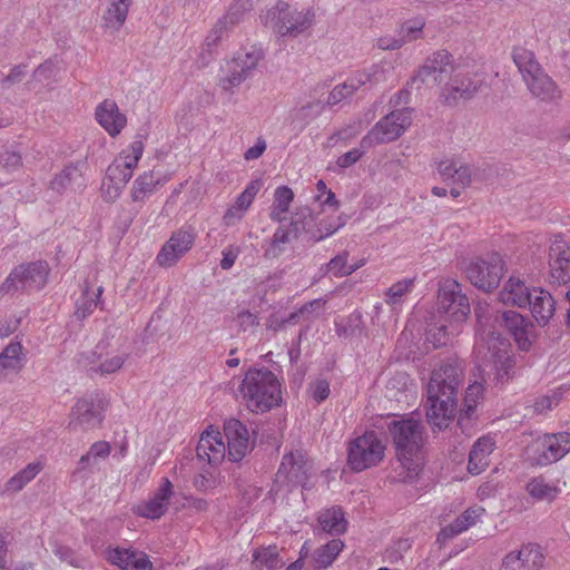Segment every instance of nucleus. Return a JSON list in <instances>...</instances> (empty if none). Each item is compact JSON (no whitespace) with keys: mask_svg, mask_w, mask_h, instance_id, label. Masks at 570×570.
<instances>
[{"mask_svg":"<svg viewBox=\"0 0 570 570\" xmlns=\"http://www.w3.org/2000/svg\"><path fill=\"white\" fill-rule=\"evenodd\" d=\"M464 376V362L448 358L433 370L428 384V422L443 430L448 428L456 413L458 392Z\"/></svg>","mask_w":570,"mask_h":570,"instance_id":"nucleus-1","label":"nucleus"},{"mask_svg":"<svg viewBox=\"0 0 570 570\" xmlns=\"http://www.w3.org/2000/svg\"><path fill=\"white\" fill-rule=\"evenodd\" d=\"M243 400L252 412H266L282 400L281 384L267 368H249L239 386Z\"/></svg>","mask_w":570,"mask_h":570,"instance_id":"nucleus-2","label":"nucleus"},{"mask_svg":"<svg viewBox=\"0 0 570 570\" xmlns=\"http://www.w3.org/2000/svg\"><path fill=\"white\" fill-rule=\"evenodd\" d=\"M387 431L395 446L396 455L404 469L410 473L420 470L419 454L424 445V426L413 419L392 420Z\"/></svg>","mask_w":570,"mask_h":570,"instance_id":"nucleus-3","label":"nucleus"},{"mask_svg":"<svg viewBox=\"0 0 570 570\" xmlns=\"http://www.w3.org/2000/svg\"><path fill=\"white\" fill-rule=\"evenodd\" d=\"M454 58L448 50H438L429 56L417 68L415 73L406 83V88L397 94V101L406 98L410 90H420L422 87H435L449 80L451 72L454 71Z\"/></svg>","mask_w":570,"mask_h":570,"instance_id":"nucleus-4","label":"nucleus"},{"mask_svg":"<svg viewBox=\"0 0 570 570\" xmlns=\"http://www.w3.org/2000/svg\"><path fill=\"white\" fill-rule=\"evenodd\" d=\"M265 26L281 37H297L309 29L315 19L312 9L297 10L291 4L279 1L261 16Z\"/></svg>","mask_w":570,"mask_h":570,"instance_id":"nucleus-5","label":"nucleus"},{"mask_svg":"<svg viewBox=\"0 0 570 570\" xmlns=\"http://www.w3.org/2000/svg\"><path fill=\"white\" fill-rule=\"evenodd\" d=\"M50 266L39 259L16 266L0 285V296L17 292H38L48 283Z\"/></svg>","mask_w":570,"mask_h":570,"instance_id":"nucleus-6","label":"nucleus"},{"mask_svg":"<svg viewBox=\"0 0 570 570\" xmlns=\"http://www.w3.org/2000/svg\"><path fill=\"white\" fill-rule=\"evenodd\" d=\"M385 445L375 431H366L348 444L347 465L353 472H362L382 462Z\"/></svg>","mask_w":570,"mask_h":570,"instance_id":"nucleus-7","label":"nucleus"},{"mask_svg":"<svg viewBox=\"0 0 570 570\" xmlns=\"http://www.w3.org/2000/svg\"><path fill=\"white\" fill-rule=\"evenodd\" d=\"M412 124V109L393 110L383 117L361 140L363 148L396 140Z\"/></svg>","mask_w":570,"mask_h":570,"instance_id":"nucleus-8","label":"nucleus"},{"mask_svg":"<svg viewBox=\"0 0 570 570\" xmlns=\"http://www.w3.org/2000/svg\"><path fill=\"white\" fill-rule=\"evenodd\" d=\"M504 273V262L500 254L492 253L487 258L471 261L465 274L468 279L476 288L491 292L497 288Z\"/></svg>","mask_w":570,"mask_h":570,"instance_id":"nucleus-9","label":"nucleus"},{"mask_svg":"<svg viewBox=\"0 0 570 570\" xmlns=\"http://www.w3.org/2000/svg\"><path fill=\"white\" fill-rule=\"evenodd\" d=\"M439 312L445 315V321L462 324L470 315L469 298L462 292V286L454 279H445L439 288Z\"/></svg>","mask_w":570,"mask_h":570,"instance_id":"nucleus-10","label":"nucleus"},{"mask_svg":"<svg viewBox=\"0 0 570 570\" xmlns=\"http://www.w3.org/2000/svg\"><path fill=\"white\" fill-rule=\"evenodd\" d=\"M491 360L487 366L488 380L494 385H505L514 375L515 362L510 354V344L500 337H492L489 343ZM485 372V370H483Z\"/></svg>","mask_w":570,"mask_h":570,"instance_id":"nucleus-11","label":"nucleus"},{"mask_svg":"<svg viewBox=\"0 0 570 570\" xmlns=\"http://www.w3.org/2000/svg\"><path fill=\"white\" fill-rule=\"evenodd\" d=\"M482 80L475 75L464 72L454 66L449 80L441 88V99L448 106H455L461 100H470L480 90Z\"/></svg>","mask_w":570,"mask_h":570,"instance_id":"nucleus-12","label":"nucleus"},{"mask_svg":"<svg viewBox=\"0 0 570 570\" xmlns=\"http://www.w3.org/2000/svg\"><path fill=\"white\" fill-rule=\"evenodd\" d=\"M533 460L538 465L559 461L570 452V432H559L539 436L531 445Z\"/></svg>","mask_w":570,"mask_h":570,"instance_id":"nucleus-13","label":"nucleus"},{"mask_svg":"<svg viewBox=\"0 0 570 570\" xmlns=\"http://www.w3.org/2000/svg\"><path fill=\"white\" fill-rule=\"evenodd\" d=\"M309 469L311 465L305 452L302 450L291 451L282 459L276 481L286 484L289 489L305 487Z\"/></svg>","mask_w":570,"mask_h":570,"instance_id":"nucleus-14","label":"nucleus"},{"mask_svg":"<svg viewBox=\"0 0 570 570\" xmlns=\"http://www.w3.org/2000/svg\"><path fill=\"white\" fill-rule=\"evenodd\" d=\"M196 237L197 232L191 225L174 232L157 255L158 264L167 267L176 264L193 247Z\"/></svg>","mask_w":570,"mask_h":570,"instance_id":"nucleus-15","label":"nucleus"},{"mask_svg":"<svg viewBox=\"0 0 570 570\" xmlns=\"http://www.w3.org/2000/svg\"><path fill=\"white\" fill-rule=\"evenodd\" d=\"M104 406L101 400L94 396H85L76 402L70 413L69 428L89 430L102 422Z\"/></svg>","mask_w":570,"mask_h":570,"instance_id":"nucleus-16","label":"nucleus"},{"mask_svg":"<svg viewBox=\"0 0 570 570\" xmlns=\"http://www.w3.org/2000/svg\"><path fill=\"white\" fill-rule=\"evenodd\" d=\"M134 168L122 157L115 159L108 166L101 184V193L106 200L114 202L120 196L124 187L132 177Z\"/></svg>","mask_w":570,"mask_h":570,"instance_id":"nucleus-17","label":"nucleus"},{"mask_svg":"<svg viewBox=\"0 0 570 570\" xmlns=\"http://www.w3.org/2000/svg\"><path fill=\"white\" fill-rule=\"evenodd\" d=\"M544 560L541 548L538 544L528 543L517 551L509 552L502 559L500 570H541Z\"/></svg>","mask_w":570,"mask_h":570,"instance_id":"nucleus-18","label":"nucleus"},{"mask_svg":"<svg viewBox=\"0 0 570 570\" xmlns=\"http://www.w3.org/2000/svg\"><path fill=\"white\" fill-rule=\"evenodd\" d=\"M224 434L227 440L228 458L232 462H239L252 448L249 432L239 420L229 419L224 423Z\"/></svg>","mask_w":570,"mask_h":570,"instance_id":"nucleus-19","label":"nucleus"},{"mask_svg":"<svg viewBox=\"0 0 570 570\" xmlns=\"http://www.w3.org/2000/svg\"><path fill=\"white\" fill-rule=\"evenodd\" d=\"M495 321L513 336L520 350L530 348L533 324L528 317L515 311H504Z\"/></svg>","mask_w":570,"mask_h":570,"instance_id":"nucleus-20","label":"nucleus"},{"mask_svg":"<svg viewBox=\"0 0 570 570\" xmlns=\"http://www.w3.org/2000/svg\"><path fill=\"white\" fill-rule=\"evenodd\" d=\"M106 559L121 570H153L154 568L145 552L131 549L119 547L107 549Z\"/></svg>","mask_w":570,"mask_h":570,"instance_id":"nucleus-21","label":"nucleus"},{"mask_svg":"<svg viewBox=\"0 0 570 570\" xmlns=\"http://www.w3.org/2000/svg\"><path fill=\"white\" fill-rule=\"evenodd\" d=\"M95 117L111 137L119 135L127 124L126 116L119 111L117 104L110 99H105L97 106Z\"/></svg>","mask_w":570,"mask_h":570,"instance_id":"nucleus-22","label":"nucleus"},{"mask_svg":"<svg viewBox=\"0 0 570 570\" xmlns=\"http://www.w3.org/2000/svg\"><path fill=\"white\" fill-rule=\"evenodd\" d=\"M171 494L173 484L165 478L154 497L138 505L137 513L147 519H159L166 513Z\"/></svg>","mask_w":570,"mask_h":570,"instance_id":"nucleus-23","label":"nucleus"},{"mask_svg":"<svg viewBox=\"0 0 570 570\" xmlns=\"http://www.w3.org/2000/svg\"><path fill=\"white\" fill-rule=\"evenodd\" d=\"M197 458L208 464H218L225 456L226 446L220 433L206 431L202 434L196 448Z\"/></svg>","mask_w":570,"mask_h":570,"instance_id":"nucleus-24","label":"nucleus"},{"mask_svg":"<svg viewBox=\"0 0 570 570\" xmlns=\"http://www.w3.org/2000/svg\"><path fill=\"white\" fill-rule=\"evenodd\" d=\"M534 288H530L519 277L511 276L499 293L500 301L505 305L527 307Z\"/></svg>","mask_w":570,"mask_h":570,"instance_id":"nucleus-25","label":"nucleus"},{"mask_svg":"<svg viewBox=\"0 0 570 570\" xmlns=\"http://www.w3.org/2000/svg\"><path fill=\"white\" fill-rule=\"evenodd\" d=\"M531 95L544 102L561 98V91L553 79L544 70L524 81Z\"/></svg>","mask_w":570,"mask_h":570,"instance_id":"nucleus-26","label":"nucleus"},{"mask_svg":"<svg viewBox=\"0 0 570 570\" xmlns=\"http://www.w3.org/2000/svg\"><path fill=\"white\" fill-rule=\"evenodd\" d=\"M528 306L538 325L546 326L556 312V301L552 295L542 288H534Z\"/></svg>","mask_w":570,"mask_h":570,"instance_id":"nucleus-27","label":"nucleus"},{"mask_svg":"<svg viewBox=\"0 0 570 570\" xmlns=\"http://www.w3.org/2000/svg\"><path fill=\"white\" fill-rule=\"evenodd\" d=\"M85 161L71 163L67 165L59 174L51 180V188L57 193H63L75 186L80 187L83 185V169Z\"/></svg>","mask_w":570,"mask_h":570,"instance_id":"nucleus-28","label":"nucleus"},{"mask_svg":"<svg viewBox=\"0 0 570 570\" xmlns=\"http://www.w3.org/2000/svg\"><path fill=\"white\" fill-rule=\"evenodd\" d=\"M83 357V364L89 366V370L94 373H99L101 375L112 374L119 371L125 361L128 357V353L122 352L120 354H116L110 357H106L104 361L98 363V360L101 357V352L98 351L90 352L89 355Z\"/></svg>","mask_w":570,"mask_h":570,"instance_id":"nucleus-29","label":"nucleus"},{"mask_svg":"<svg viewBox=\"0 0 570 570\" xmlns=\"http://www.w3.org/2000/svg\"><path fill=\"white\" fill-rule=\"evenodd\" d=\"M131 0H112L102 14V26L111 31H119L124 26Z\"/></svg>","mask_w":570,"mask_h":570,"instance_id":"nucleus-30","label":"nucleus"},{"mask_svg":"<svg viewBox=\"0 0 570 570\" xmlns=\"http://www.w3.org/2000/svg\"><path fill=\"white\" fill-rule=\"evenodd\" d=\"M315 218L312 210L308 207L297 208L292 215L289 227L293 233V238H298L303 234L308 240H312V233L315 232L314 224Z\"/></svg>","mask_w":570,"mask_h":570,"instance_id":"nucleus-31","label":"nucleus"},{"mask_svg":"<svg viewBox=\"0 0 570 570\" xmlns=\"http://www.w3.org/2000/svg\"><path fill=\"white\" fill-rule=\"evenodd\" d=\"M512 58L524 81L543 70L534 53L525 48H513Z\"/></svg>","mask_w":570,"mask_h":570,"instance_id":"nucleus-32","label":"nucleus"},{"mask_svg":"<svg viewBox=\"0 0 570 570\" xmlns=\"http://www.w3.org/2000/svg\"><path fill=\"white\" fill-rule=\"evenodd\" d=\"M318 523L328 534H342L346 531V520L340 507H333L320 513Z\"/></svg>","mask_w":570,"mask_h":570,"instance_id":"nucleus-33","label":"nucleus"},{"mask_svg":"<svg viewBox=\"0 0 570 570\" xmlns=\"http://www.w3.org/2000/svg\"><path fill=\"white\" fill-rule=\"evenodd\" d=\"M40 462L29 463L26 468L11 476L3 487L4 493H17L31 482L42 470Z\"/></svg>","mask_w":570,"mask_h":570,"instance_id":"nucleus-34","label":"nucleus"},{"mask_svg":"<svg viewBox=\"0 0 570 570\" xmlns=\"http://www.w3.org/2000/svg\"><path fill=\"white\" fill-rule=\"evenodd\" d=\"M294 200V191L287 186H279L274 191V200L271 207L269 218L275 223L284 220V214L288 212Z\"/></svg>","mask_w":570,"mask_h":570,"instance_id":"nucleus-35","label":"nucleus"},{"mask_svg":"<svg viewBox=\"0 0 570 570\" xmlns=\"http://www.w3.org/2000/svg\"><path fill=\"white\" fill-rule=\"evenodd\" d=\"M346 224V217L342 215L327 216L322 219L315 218L314 229L312 233V242L318 243L335 234Z\"/></svg>","mask_w":570,"mask_h":570,"instance_id":"nucleus-36","label":"nucleus"},{"mask_svg":"<svg viewBox=\"0 0 570 570\" xmlns=\"http://www.w3.org/2000/svg\"><path fill=\"white\" fill-rule=\"evenodd\" d=\"M23 367L22 345L20 342H11L0 353V373L18 372Z\"/></svg>","mask_w":570,"mask_h":570,"instance_id":"nucleus-37","label":"nucleus"},{"mask_svg":"<svg viewBox=\"0 0 570 570\" xmlns=\"http://www.w3.org/2000/svg\"><path fill=\"white\" fill-rule=\"evenodd\" d=\"M356 80H360V88L370 83L376 86L385 83L393 76V69L386 65H373L368 69L357 71L355 75Z\"/></svg>","mask_w":570,"mask_h":570,"instance_id":"nucleus-38","label":"nucleus"},{"mask_svg":"<svg viewBox=\"0 0 570 570\" xmlns=\"http://www.w3.org/2000/svg\"><path fill=\"white\" fill-rule=\"evenodd\" d=\"M449 324L441 323L430 325L426 330V341L433 345V347H441L449 343L451 336H454L459 333L460 324H455L451 321H448Z\"/></svg>","mask_w":570,"mask_h":570,"instance_id":"nucleus-39","label":"nucleus"},{"mask_svg":"<svg viewBox=\"0 0 570 570\" xmlns=\"http://www.w3.org/2000/svg\"><path fill=\"white\" fill-rule=\"evenodd\" d=\"M344 543L340 539H333L326 544L315 550L313 554V564L316 569H325L330 567L338 553L342 551Z\"/></svg>","mask_w":570,"mask_h":570,"instance_id":"nucleus-40","label":"nucleus"},{"mask_svg":"<svg viewBox=\"0 0 570 570\" xmlns=\"http://www.w3.org/2000/svg\"><path fill=\"white\" fill-rule=\"evenodd\" d=\"M527 491L531 498L548 502H552L560 493V489L549 483L543 476L531 479L527 484Z\"/></svg>","mask_w":570,"mask_h":570,"instance_id":"nucleus-41","label":"nucleus"},{"mask_svg":"<svg viewBox=\"0 0 570 570\" xmlns=\"http://www.w3.org/2000/svg\"><path fill=\"white\" fill-rule=\"evenodd\" d=\"M550 277L557 284L570 282V248L559 252L550 262Z\"/></svg>","mask_w":570,"mask_h":570,"instance_id":"nucleus-42","label":"nucleus"},{"mask_svg":"<svg viewBox=\"0 0 570 570\" xmlns=\"http://www.w3.org/2000/svg\"><path fill=\"white\" fill-rule=\"evenodd\" d=\"M253 563L257 569L276 570L283 566L276 546L259 548L253 553Z\"/></svg>","mask_w":570,"mask_h":570,"instance_id":"nucleus-43","label":"nucleus"},{"mask_svg":"<svg viewBox=\"0 0 570 570\" xmlns=\"http://www.w3.org/2000/svg\"><path fill=\"white\" fill-rule=\"evenodd\" d=\"M483 391V384L478 381H474L468 386L463 401V409H461L459 414V423H462L464 419L470 420L472 417L476 407V403L479 399H481Z\"/></svg>","mask_w":570,"mask_h":570,"instance_id":"nucleus-44","label":"nucleus"},{"mask_svg":"<svg viewBox=\"0 0 570 570\" xmlns=\"http://www.w3.org/2000/svg\"><path fill=\"white\" fill-rule=\"evenodd\" d=\"M291 237H293L291 227L285 228L284 226H279L275 230L269 244L265 247L264 257L272 259L281 256L285 252V246L289 243Z\"/></svg>","mask_w":570,"mask_h":570,"instance_id":"nucleus-45","label":"nucleus"},{"mask_svg":"<svg viewBox=\"0 0 570 570\" xmlns=\"http://www.w3.org/2000/svg\"><path fill=\"white\" fill-rule=\"evenodd\" d=\"M348 250H342L333 258L330 259L328 263L321 266L320 271L323 275H332L333 277L341 278L350 275V265H348Z\"/></svg>","mask_w":570,"mask_h":570,"instance_id":"nucleus-46","label":"nucleus"},{"mask_svg":"<svg viewBox=\"0 0 570 570\" xmlns=\"http://www.w3.org/2000/svg\"><path fill=\"white\" fill-rule=\"evenodd\" d=\"M158 181L155 179L151 171H146L140 175L138 178H136L131 188L132 200L141 202L145 199V197L151 195Z\"/></svg>","mask_w":570,"mask_h":570,"instance_id":"nucleus-47","label":"nucleus"},{"mask_svg":"<svg viewBox=\"0 0 570 570\" xmlns=\"http://www.w3.org/2000/svg\"><path fill=\"white\" fill-rule=\"evenodd\" d=\"M249 77L235 61H229L226 65V75L220 78L219 86L225 91H232L233 88L239 86Z\"/></svg>","mask_w":570,"mask_h":570,"instance_id":"nucleus-48","label":"nucleus"},{"mask_svg":"<svg viewBox=\"0 0 570 570\" xmlns=\"http://www.w3.org/2000/svg\"><path fill=\"white\" fill-rule=\"evenodd\" d=\"M358 88L360 80H356L355 76L350 77L346 81L333 88L327 97V105H337L344 99L351 97Z\"/></svg>","mask_w":570,"mask_h":570,"instance_id":"nucleus-49","label":"nucleus"},{"mask_svg":"<svg viewBox=\"0 0 570 570\" xmlns=\"http://www.w3.org/2000/svg\"><path fill=\"white\" fill-rule=\"evenodd\" d=\"M414 279L404 278L393 284L385 293V302L390 305H396L402 302L404 295H406L413 287Z\"/></svg>","mask_w":570,"mask_h":570,"instance_id":"nucleus-50","label":"nucleus"},{"mask_svg":"<svg viewBox=\"0 0 570 570\" xmlns=\"http://www.w3.org/2000/svg\"><path fill=\"white\" fill-rule=\"evenodd\" d=\"M424 21L422 19H414L404 22L400 29V40L403 45L417 40L423 37Z\"/></svg>","mask_w":570,"mask_h":570,"instance_id":"nucleus-51","label":"nucleus"},{"mask_svg":"<svg viewBox=\"0 0 570 570\" xmlns=\"http://www.w3.org/2000/svg\"><path fill=\"white\" fill-rule=\"evenodd\" d=\"M264 55L261 49L252 48L245 53H239L233 59L246 73L249 76L252 71L257 67L258 62L263 59Z\"/></svg>","mask_w":570,"mask_h":570,"instance_id":"nucleus-52","label":"nucleus"},{"mask_svg":"<svg viewBox=\"0 0 570 570\" xmlns=\"http://www.w3.org/2000/svg\"><path fill=\"white\" fill-rule=\"evenodd\" d=\"M101 293H102V287H99L97 289V293L95 294L96 298H94V297L88 296L87 291L83 292L82 296L77 302V307H76V312H75V315L77 316L78 320H83L94 312V309L98 305L97 301H99Z\"/></svg>","mask_w":570,"mask_h":570,"instance_id":"nucleus-53","label":"nucleus"},{"mask_svg":"<svg viewBox=\"0 0 570 570\" xmlns=\"http://www.w3.org/2000/svg\"><path fill=\"white\" fill-rule=\"evenodd\" d=\"M227 27L222 23L219 20L214 26L212 31L208 33V36L205 39L202 58L204 59L203 66L207 65V61H205L206 57L205 53L208 55V58L212 57V49L218 45V42L222 40L223 35L227 31Z\"/></svg>","mask_w":570,"mask_h":570,"instance_id":"nucleus-54","label":"nucleus"},{"mask_svg":"<svg viewBox=\"0 0 570 570\" xmlns=\"http://www.w3.org/2000/svg\"><path fill=\"white\" fill-rule=\"evenodd\" d=\"M22 166L21 155L17 151L3 148L0 150V167L7 173H13Z\"/></svg>","mask_w":570,"mask_h":570,"instance_id":"nucleus-55","label":"nucleus"},{"mask_svg":"<svg viewBox=\"0 0 570 570\" xmlns=\"http://www.w3.org/2000/svg\"><path fill=\"white\" fill-rule=\"evenodd\" d=\"M484 510L481 508H471L461 513L453 522L454 528H458L459 531H465L471 525L475 524L476 520L481 517Z\"/></svg>","mask_w":570,"mask_h":570,"instance_id":"nucleus-56","label":"nucleus"},{"mask_svg":"<svg viewBox=\"0 0 570 570\" xmlns=\"http://www.w3.org/2000/svg\"><path fill=\"white\" fill-rule=\"evenodd\" d=\"M144 153V142L137 139L130 144L128 149L121 153L122 159L129 163L132 167H136Z\"/></svg>","mask_w":570,"mask_h":570,"instance_id":"nucleus-57","label":"nucleus"},{"mask_svg":"<svg viewBox=\"0 0 570 570\" xmlns=\"http://www.w3.org/2000/svg\"><path fill=\"white\" fill-rule=\"evenodd\" d=\"M494 450V441L492 438L489 436H482L475 441L473 444L471 451H472V459L475 460L479 456H484L488 459V456L492 453Z\"/></svg>","mask_w":570,"mask_h":570,"instance_id":"nucleus-58","label":"nucleus"},{"mask_svg":"<svg viewBox=\"0 0 570 570\" xmlns=\"http://www.w3.org/2000/svg\"><path fill=\"white\" fill-rule=\"evenodd\" d=\"M308 392L317 403L325 401L330 395V383L320 379L309 384Z\"/></svg>","mask_w":570,"mask_h":570,"instance_id":"nucleus-59","label":"nucleus"},{"mask_svg":"<svg viewBox=\"0 0 570 570\" xmlns=\"http://www.w3.org/2000/svg\"><path fill=\"white\" fill-rule=\"evenodd\" d=\"M27 73V65L20 63L11 68L10 72L2 79V88L7 89L20 82Z\"/></svg>","mask_w":570,"mask_h":570,"instance_id":"nucleus-60","label":"nucleus"},{"mask_svg":"<svg viewBox=\"0 0 570 570\" xmlns=\"http://www.w3.org/2000/svg\"><path fill=\"white\" fill-rule=\"evenodd\" d=\"M89 456L92 459V464H97L98 460L100 459H107L110 454V445L106 441H98L95 442L89 451Z\"/></svg>","mask_w":570,"mask_h":570,"instance_id":"nucleus-61","label":"nucleus"},{"mask_svg":"<svg viewBox=\"0 0 570 570\" xmlns=\"http://www.w3.org/2000/svg\"><path fill=\"white\" fill-rule=\"evenodd\" d=\"M53 553L61 560L73 567H81V560L76 556L73 550L66 546L57 544L53 549Z\"/></svg>","mask_w":570,"mask_h":570,"instance_id":"nucleus-62","label":"nucleus"},{"mask_svg":"<svg viewBox=\"0 0 570 570\" xmlns=\"http://www.w3.org/2000/svg\"><path fill=\"white\" fill-rule=\"evenodd\" d=\"M365 149L366 148H363L361 146V148H353V149L348 150L347 153L343 154L342 156H340L337 158V160H336L337 166L341 168L351 167L364 155Z\"/></svg>","mask_w":570,"mask_h":570,"instance_id":"nucleus-63","label":"nucleus"},{"mask_svg":"<svg viewBox=\"0 0 570 570\" xmlns=\"http://www.w3.org/2000/svg\"><path fill=\"white\" fill-rule=\"evenodd\" d=\"M453 184L459 185L462 188L468 187L471 184V168L468 165L458 164L454 170Z\"/></svg>","mask_w":570,"mask_h":570,"instance_id":"nucleus-64","label":"nucleus"}]
</instances>
